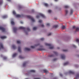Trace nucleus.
I'll return each mask as SVG.
<instances>
[{"mask_svg":"<svg viewBox=\"0 0 79 79\" xmlns=\"http://www.w3.org/2000/svg\"><path fill=\"white\" fill-rule=\"evenodd\" d=\"M39 15H37V16H36V18H39Z\"/></svg>","mask_w":79,"mask_h":79,"instance_id":"obj_51","label":"nucleus"},{"mask_svg":"<svg viewBox=\"0 0 79 79\" xmlns=\"http://www.w3.org/2000/svg\"><path fill=\"white\" fill-rule=\"evenodd\" d=\"M76 40V42H79V39H77Z\"/></svg>","mask_w":79,"mask_h":79,"instance_id":"obj_43","label":"nucleus"},{"mask_svg":"<svg viewBox=\"0 0 79 79\" xmlns=\"http://www.w3.org/2000/svg\"><path fill=\"white\" fill-rule=\"evenodd\" d=\"M58 27V25H54L53 26V28H57Z\"/></svg>","mask_w":79,"mask_h":79,"instance_id":"obj_19","label":"nucleus"},{"mask_svg":"<svg viewBox=\"0 0 79 79\" xmlns=\"http://www.w3.org/2000/svg\"><path fill=\"white\" fill-rule=\"evenodd\" d=\"M34 79H41L40 78H35Z\"/></svg>","mask_w":79,"mask_h":79,"instance_id":"obj_50","label":"nucleus"},{"mask_svg":"<svg viewBox=\"0 0 79 79\" xmlns=\"http://www.w3.org/2000/svg\"><path fill=\"white\" fill-rule=\"evenodd\" d=\"M57 49H60V48H57Z\"/></svg>","mask_w":79,"mask_h":79,"instance_id":"obj_58","label":"nucleus"},{"mask_svg":"<svg viewBox=\"0 0 79 79\" xmlns=\"http://www.w3.org/2000/svg\"><path fill=\"white\" fill-rule=\"evenodd\" d=\"M50 24L49 23H48L46 24V26H50Z\"/></svg>","mask_w":79,"mask_h":79,"instance_id":"obj_39","label":"nucleus"},{"mask_svg":"<svg viewBox=\"0 0 79 79\" xmlns=\"http://www.w3.org/2000/svg\"><path fill=\"white\" fill-rule=\"evenodd\" d=\"M0 47H1V48H0V50H1V48H2V49L4 48L3 44H2V43H0Z\"/></svg>","mask_w":79,"mask_h":79,"instance_id":"obj_5","label":"nucleus"},{"mask_svg":"<svg viewBox=\"0 0 79 79\" xmlns=\"http://www.w3.org/2000/svg\"><path fill=\"white\" fill-rule=\"evenodd\" d=\"M65 13H66V15H67V14H68V11L67 10H66Z\"/></svg>","mask_w":79,"mask_h":79,"instance_id":"obj_35","label":"nucleus"},{"mask_svg":"<svg viewBox=\"0 0 79 79\" xmlns=\"http://www.w3.org/2000/svg\"><path fill=\"white\" fill-rule=\"evenodd\" d=\"M52 34V33H49L48 35V36L49 35H51Z\"/></svg>","mask_w":79,"mask_h":79,"instance_id":"obj_53","label":"nucleus"},{"mask_svg":"<svg viewBox=\"0 0 79 79\" xmlns=\"http://www.w3.org/2000/svg\"><path fill=\"white\" fill-rule=\"evenodd\" d=\"M16 16L17 18H21L22 17V15H16Z\"/></svg>","mask_w":79,"mask_h":79,"instance_id":"obj_9","label":"nucleus"},{"mask_svg":"<svg viewBox=\"0 0 79 79\" xmlns=\"http://www.w3.org/2000/svg\"><path fill=\"white\" fill-rule=\"evenodd\" d=\"M18 51L19 52H20V53H21V47H19Z\"/></svg>","mask_w":79,"mask_h":79,"instance_id":"obj_13","label":"nucleus"},{"mask_svg":"<svg viewBox=\"0 0 79 79\" xmlns=\"http://www.w3.org/2000/svg\"><path fill=\"white\" fill-rule=\"evenodd\" d=\"M26 75H27V74L26 73Z\"/></svg>","mask_w":79,"mask_h":79,"instance_id":"obj_62","label":"nucleus"},{"mask_svg":"<svg viewBox=\"0 0 79 79\" xmlns=\"http://www.w3.org/2000/svg\"><path fill=\"white\" fill-rule=\"evenodd\" d=\"M7 1H8V2H11V0H7Z\"/></svg>","mask_w":79,"mask_h":79,"instance_id":"obj_56","label":"nucleus"},{"mask_svg":"<svg viewBox=\"0 0 79 79\" xmlns=\"http://www.w3.org/2000/svg\"><path fill=\"white\" fill-rule=\"evenodd\" d=\"M43 71L44 73H45L46 74H47V73H48V72L46 69L43 70Z\"/></svg>","mask_w":79,"mask_h":79,"instance_id":"obj_10","label":"nucleus"},{"mask_svg":"<svg viewBox=\"0 0 79 79\" xmlns=\"http://www.w3.org/2000/svg\"><path fill=\"white\" fill-rule=\"evenodd\" d=\"M68 64H69V62H67L65 63H64V66H65L66 65H68Z\"/></svg>","mask_w":79,"mask_h":79,"instance_id":"obj_22","label":"nucleus"},{"mask_svg":"<svg viewBox=\"0 0 79 79\" xmlns=\"http://www.w3.org/2000/svg\"><path fill=\"white\" fill-rule=\"evenodd\" d=\"M45 45L46 46H49V47H49V49H53L54 47L52 44H48V43H45Z\"/></svg>","mask_w":79,"mask_h":79,"instance_id":"obj_1","label":"nucleus"},{"mask_svg":"<svg viewBox=\"0 0 79 79\" xmlns=\"http://www.w3.org/2000/svg\"><path fill=\"white\" fill-rule=\"evenodd\" d=\"M49 57H53V55H49L48 56Z\"/></svg>","mask_w":79,"mask_h":79,"instance_id":"obj_41","label":"nucleus"},{"mask_svg":"<svg viewBox=\"0 0 79 79\" xmlns=\"http://www.w3.org/2000/svg\"><path fill=\"white\" fill-rule=\"evenodd\" d=\"M61 57L62 60H64V59H65V56L64 54H62L61 55Z\"/></svg>","mask_w":79,"mask_h":79,"instance_id":"obj_4","label":"nucleus"},{"mask_svg":"<svg viewBox=\"0 0 79 79\" xmlns=\"http://www.w3.org/2000/svg\"><path fill=\"white\" fill-rule=\"evenodd\" d=\"M16 55H17V53H15V54H13V55L12 56V57H15V56H16Z\"/></svg>","mask_w":79,"mask_h":79,"instance_id":"obj_20","label":"nucleus"},{"mask_svg":"<svg viewBox=\"0 0 79 79\" xmlns=\"http://www.w3.org/2000/svg\"><path fill=\"white\" fill-rule=\"evenodd\" d=\"M11 24L12 25H14L15 24V22L13 21H11Z\"/></svg>","mask_w":79,"mask_h":79,"instance_id":"obj_30","label":"nucleus"},{"mask_svg":"<svg viewBox=\"0 0 79 79\" xmlns=\"http://www.w3.org/2000/svg\"><path fill=\"white\" fill-rule=\"evenodd\" d=\"M40 40L43 41V40H44V38H42L40 39Z\"/></svg>","mask_w":79,"mask_h":79,"instance_id":"obj_42","label":"nucleus"},{"mask_svg":"<svg viewBox=\"0 0 79 79\" xmlns=\"http://www.w3.org/2000/svg\"><path fill=\"white\" fill-rule=\"evenodd\" d=\"M64 7L65 8H69V6H64Z\"/></svg>","mask_w":79,"mask_h":79,"instance_id":"obj_33","label":"nucleus"},{"mask_svg":"<svg viewBox=\"0 0 79 79\" xmlns=\"http://www.w3.org/2000/svg\"><path fill=\"white\" fill-rule=\"evenodd\" d=\"M7 18V16L4 15L2 16V18Z\"/></svg>","mask_w":79,"mask_h":79,"instance_id":"obj_29","label":"nucleus"},{"mask_svg":"<svg viewBox=\"0 0 79 79\" xmlns=\"http://www.w3.org/2000/svg\"><path fill=\"white\" fill-rule=\"evenodd\" d=\"M51 12H52V10H48V13H50Z\"/></svg>","mask_w":79,"mask_h":79,"instance_id":"obj_40","label":"nucleus"},{"mask_svg":"<svg viewBox=\"0 0 79 79\" xmlns=\"http://www.w3.org/2000/svg\"><path fill=\"white\" fill-rule=\"evenodd\" d=\"M76 27L75 26H73V29H76Z\"/></svg>","mask_w":79,"mask_h":79,"instance_id":"obj_49","label":"nucleus"},{"mask_svg":"<svg viewBox=\"0 0 79 79\" xmlns=\"http://www.w3.org/2000/svg\"><path fill=\"white\" fill-rule=\"evenodd\" d=\"M41 27H44V24L41 25Z\"/></svg>","mask_w":79,"mask_h":79,"instance_id":"obj_52","label":"nucleus"},{"mask_svg":"<svg viewBox=\"0 0 79 79\" xmlns=\"http://www.w3.org/2000/svg\"><path fill=\"white\" fill-rule=\"evenodd\" d=\"M13 29H14V32H16V31L18 30V29H17V28H16V27H14Z\"/></svg>","mask_w":79,"mask_h":79,"instance_id":"obj_11","label":"nucleus"},{"mask_svg":"<svg viewBox=\"0 0 79 79\" xmlns=\"http://www.w3.org/2000/svg\"><path fill=\"white\" fill-rule=\"evenodd\" d=\"M25 33H26V34H27V33L26 32Z\"/></svg>","mask_w":79,"mask_h":79,"instance_id":"obj_63","label":"nucleus"},{"mask_svg":"<svg viewBox=\"0 0 79 79\" xmlns=\"http://www.w3.org/2000/svg\"><path fill=\"white\" fill-rule=\"evenodd\" d=\"M39 23H42V20H39Z\"/></svg>","mask_w":79,"mask_h":79,"instance_id":"obj_44","label":"nucleus"},{"mask_svg":"<svg viewBox=\"0 0 79 79\" xmlns=\"http://www.w3.org/2000/svg\"><path fill=\"white\" fill-rule=\"evenodd\" d=\"M73 13V9H71L70 10V15H72Z\"/></svg>","mask_w":79,"mask_h":79,"instance_id":"obj_23","label":"nucleus"},{"mask_svg":"<svg viewBox=\"0 0 79 79\" xmlns=\"http://www.w3.org/2000/svg\"><path fill=\"white\" fill-rule=\"evenodd\" d=\"M0 30H1L2 32H5V29L3 27H0Z\"/></svg>","mask_w":79,"mask_h":79,"instance_id":"obj_3","label":"nucleus"},{"mask_svg":"<svg viewBox=\"0 0 79 79\" xmlns=\"http://www.w3.org/2000/svg\"><path fill=\"white\" fill-rule=\"evenodd\" d=\"M77 31H79V28L78 27L76 28V32H77Z\"/></svg>","mask_w":79,"mask_h":79,"instance_id":"obj_25","label":"nucleus"},{"mask_svg":"<svg viewBox=\"0 0 79 79\" xmlns=\"http://www.w3.org/2000/svg\"><path fill=\"white\" fill-rule=\"evenodd\" d=\"M32 12H34V10H32Z\"/></svg>","mask_w":79,"mask_h":79,"instance_id":"obj_57","label":"nucleus"},{"mask_svg":"<svg viewBox=\"0 0 79 79\" xmlns=\"http://www.w3.org/2000/svg\"><path fill=\"white\" fill-rule=\"evenodd\" d=\"M17 43L18 44H21V42L19 41H17Z\"/></svg>","mask_w":79,"mask_h":79,"instance_id":"obj_36","label":"nucleus"},{"mask_svg":"<svg viewBox=\"0 0 79 79\" xmlns=\"http://www.w3.org/2000/svg\"><path fill=\"white\" fill-rule=\"evenodd\" d=\"M78 57H79V55H78Z\"/></svg>","mask_w":79,"mask_h":79,"instance_id":"obj_61","label":"nucleus"},{"mask_svg":"<svg viewBox=\"0 0 79 79\" xmlns=\"http://www.w3.org/2000/svg\"><path fill=\"white\" fill-rule=\"evenodd\" d=\"M66 28V26H64V25H62V29H64Z\"/></svg>","mask_w":79,"mask_h":79,"instance_id":"obj_24","label":"nucleus"},{"mask_svg":"<svg viewBox=\"0 0 79 79\" xmlns=\"http://www.w3.org/2000/svg\"><path fill=\"white\" fill-rule=\"evenodd\" d=\"M38 50H40V51H42V50H45V49H44V48H40V49H38Z\"/></svg>","mask_w":79,"mask_h":79,"instance_id":"obj_26","label":"nucleus"},{"mask_svg":"<svg viewBox=\"0 0 79 79\" xmlns=\"http://www.w3.org/2000/svg\"><path fill=\"white\" fill-rule=\"evenodd\" d=\"M27 31H31V30L29 28H27Z\"/></svg>","mask_w":79,"mask_h":79,"instance_id":"obj_37","label":"nucleus"},{"mask_svg":"<svg viewBox=\"0 0 79 79\" xmlns=\"http://www.w3.org/2000/svg\"><path fill=\"white\" fill-rule=\"evenodd\" d=\"M1 39H6V36H1L0 37Z\"/></svg>","mask_w":79,"mask_h":79,"instance_id":"obj_14","label":"nucleus"},{"mask_svg":"<svg viewBox=\"0 0 79 79\" xmlns=\"http://www.w3.org/2000/svg\"><path fill=\"white\" fill-rule=\"evenodd\" d=\"M3 3V1L1 0V1H0V5H2Z\"/></svg>","mask_w":79,"mask_h":79,"instance_id":"obj_38","label":"nucleus"},{"mask_svg":"<svg viewBox=\"0 0 79 79\" xmlns=\"http://www.w3.org/2000/svg\"><path fill=\"white\" fill-rule=\"evenodd\" d=\"M27 63V62H24L23 64V67H25V66H26V65Z\"/></svg>","mask_w":79,"mask_h":79,"instance_id":"obj_18","label":"nucleus"},{"mask_svg":"<svg viewBox=\"0 0 79 79\" xmlns=\"http://www.w3.org/2000/svg\"><path fill=\"white\" fill-rule=\"evenodd\" d=\"M44 5L46 6H48V4L46 3H44Z\"/></svg>","mask_w":79,"mask_h":79,"instance_id":"obj_28","label":"nucleus"},{"mask_svg":"<svg viewBox=\"0 0 79 79\" xmlns=\"http://www.w3.org/2000/svg\"><path fill=\"white\" fill-rule=\"evenodd\" d=\"M56 79V77H55V78H54V79Z\"/></svg>","mask_w":79,"mask_h":79,"instance_id":"obj_60","label":"nucleus"},{"mask_svg":"<svg viewBox=\"0 0 79 79\" xmlns=\"http://www.w3.org/2000/svg\"><path fill=\"white\" fill-rule=\"evenodd\" d=\"M12 47L13 49H16V46H15V45H12Z\"/></svg>","mask_w":79,"mask_h":79,"instance_id":"obj_21","label":"nucleus"},{"mask_svg":"<svg viewBox=\"0 0 79 79\" xmlns=\"http://www.w3.org/2000/svg\"><path fill=\"white\" fill-rule=\"evenodd\" d=\"M19 29H23L25 30V29H26V28L23 27H19Z\"/></svg>","mask_w":79,"mask_h":79,"instance_id":"obj_8","label":"nucleus"},{"mask_svg":"<svg viewBox=\"0 0 79 79\" xmlns=\"http://www.w3.org/2000/svg\"><path fill=\"white\" fill-rule=\"evenodd\" d=\"M40 45V44H35L34 46H31V48H35V47H37V46H38Z\"/></svg>","mask_w":79,"mask_h":79,"instance_id":"obj_6","label":"nucleus"},{"mask_svg":"<svg viewBox=\"0 0 79 79\" xmlns=\"http://www.w3.org/2000/svg\"><path fill=\"white\" fill-rule=\"evenodd\" d=\"M54 53L55 54V55H57L58 54V53L56 52H54Z\"/></svg>","mask_w":79,"mask_h":79,"instance_id":"obj_47","label":"nucleus"},{"mask_svg":"<svg viewBox=\"0 0 79 79\" xmlns=\"http://www.w3.org/2000/svg\"><path fill=\"white\" fill-rule=\"evenodd\" d=\"M25 50H27V51H30L31 50V49L27 48H25Z\"/></svg>","mask_w":79,"mask_h":79,"instance_id":"obj_15","label":"nucleus"},{"mask_svg":"<svg viewBox=\"0 0 79 79\" xmlns=\"http://www.w3.org/2000/svg\"><path fill=\"white\" fill-rule=\"evenodd\" d=\"M19 58H22V59H23V58H24V57H23V56H19Z\"/></svg>","mask_w":79,"mask_h":79,"instance_id":"obj_34","label":"nucleus"},{"mask_svg":"<svg viewBox=\"0 0 79 79\" xmlns=\"http://www.w3.org/2000/svg\"><path fill=\"white\" fill-rule=\"evenodd\" d=\"M78 78H79V74L77 75V77L75 78V79H77Z\"/></svg>","mask_w":79,"mask_h":79,"instance_id":"obj_27","label":"nucleus"},{"mask_svg":"<svg viewBox=\"0 0 79 79\" xmlns=\"http://www.w3.org/2000/svg\"><path fill=\"white\" fill-rule=\"evenodd\" d=\"M37 29V27H34L33 28V30L34 31H35Z\"/></svg>","mask_w":79,"mask_h":79,"instance_id":"obj_32","label":"nucleus"},{"mask_svg":"<svg viewBox=\"0 0 79 79\" xmlns=\"http://www.w3.org/2000/svg\"><path fill=\"white\" fill-rule=\"evenodd\" d=\"M27 18H29L30 19H31L32 22H35V20H34V19L33 18L31 17V16H27Z\"/></svg>","mask_w":79,"mask_h":79,"instance_id":"obj_2","label":"nucleus"},{"mask_svg":"<svg viewBox=\"0 0 79 79\" xmlns=\"http://www.w3.org/2000/svg\"><path fill=\"white\" fill-rule=\"evenodd\" d=\"M35 71L34 70H31L29 71V73H35Z\"/></svg>","mask_w":79,"mask_h":79,"instance_id":"obj_17","label":"nucleus"},{"mask_svg":"<svg viewBox=\"0 0 79 79\" xmlns=\"http://www.w3.org/2000/svg\"><path fill=\"white\" fill-rule=\"evenodd\" d=\"M13 14L14 15H15V16L16 15V13L15 11H13Z\"/></svg>","mask_w":79,"mask_h":79,"instance_id":"obj_31","label":"nucleus"},{"mask_svg":"<svg viewBox=\"0 0 79 79\" xmlns=\"http://www.w3.org/2000/svg\"><path fill=\"white\" fill-rule=\"evenodd\" d=\"M69 74H74V72L71 70L69 71Z\"/></svg>","mask_w":79,"mask_h":79,"instance_id":"obj_12","label":"nucleus"},{"mask_svg":"<svg viewBox=\"0 0 79 79\" xmlns=\"http://www.w3.org/2000/svg\"><path fill=\"white\" fill-rule=\"evenodd\" d=\"M73 47H74V48H76V46L74 44L73 45Z\"/></svg>","mask_w":79,"mask_h":79,"instance_id":"obj_46","label":"nucleus"},{"mask_svg":"<svg viewBox=\"0 0 79 79\" xmlns=\"http://www.w3.org/2000/svg\"><path fill=\"white\" fill-rule=\"evenodd\" d=\"M20 23L21 24H23V22L21 21V22H20Z\"/></svg>","mask_w":79,"mask_h":79,"instance_id":"obj_55","label":"nucleus"},{"mask_svg":"<svg viewBox=\"0 0 79 79\" xmlns=\"http://www.w3.org/2000/svg\"><path fill=\"white\" fill-rule=\"evenodd\" d=\"M55 0V1L56 2V1H57L58 0Z\"/></svg>","mask_w":79,"mask_h":79,"instance_id":"obj_59","label":"nucleus"},{"mask_svg":"<svg viewBox=\"0 0 79 79\" xmlns=\"http://www.w3.org/2000/svg\"><path fill=\"white\" fill-rule=\"evenodd\" d=\"M1 57H3L4 60H6L7 58L6 57H5V56L3 57V56L2 55H1Z\"/></svg>","mask_w":79,"mask_h":79,"instance_id":"obj_16","label":"nucleus"},{"mask_svg":"<svg viewBox=\"0 0 79 79\" xmlns=\"http://www.w3.org/2000/svg\"><path fill=\"white\" fill-rule=\"evenodd\" d=\"M39 15L40 16H42V18H45V15H44L40 13Z\"/></svg>","mask_w":79,"mask_h":79,"instance_id":"obj_7","label":"nucleus"},{"mask_svg":"<svg viewBox=\"0 0 79 79\" xmlns=\"http://www.w3.org/2000/svg\"><path fill=\"white\" fill-rule=\"evenodd\" d=\"M63 52H67L68 50H63Z\"/></svg>","mask_w":79,"mask_h":79,"instance_id":"obj_45","label":"nucleus"},{"mask_svg":"<svg viewBox=\"0 0 79 79\" xmlns=\"http://www.w3.org/2000/svg\"><path fill=\"white\" fill-rule=\"evenodd\" d=\"M56 60H57V59L56 58H55L53 60V61H56Z\"/></svg>","mask_w":79,"mask_h":79,"instance_id":"obj_48","label":"nucleus"},{"mask_svg":"<svg viewBox=\"0 0 79 79\" xmlns=\"http://www.w3.org/2000/svg\"><path fill=\"white\" fill-rule=\"evenodd\" d=\"M60 76H61V77H62L63 76V75H62L61 74H60Z\"/></svg>","mask_w":79,"mask_h":79,"instance_id":"obj_54","label":"nucleus"}]
</instances>
